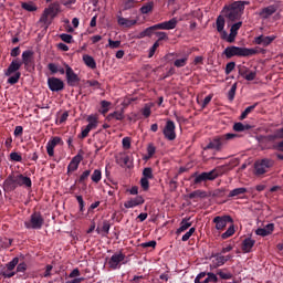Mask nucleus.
Segmentation results:
<instances>
[{"instance_id":"obj_1","label":"nucleus","mask_w":283,"mask_h":283,"mask_svg":"<svg viewBox=\"0 0 283 283\" xmlns=\"http://www.w3.org/2000/svg\"><path fill=\"white\" fill-rule=\"evenodd\" d=\"M17 187H32V179L30 177H25L19 172L11 174L7 177L3 182L4 191H14Z\"/></svg>"},{"instance_id":"obj_2","label":"nucleus","mask_w":283,"mask_h":283,"mask_svg":"<svg viewBox=\"0 0 283 283\" xmlns=\"http://www.w3.org/2000/svg\"><path fill=\"white\" fill-rule=\"evenodd\" d=\"M227 59H233V56H253L258 54V50L240 46H227L223 51Z\"/></svg>"},{"instance_id":"obj_3","label":"nucleus","mask_w":283,"mask_h":283,"mask_svg":"<svg viewBox=\"0 0 283 283\" xmlns=\"http://www.w3.org/2000/svg\"><path fill=\"white\" fill-rule=\"evenodd\" d=\"M233 138H238V135L233 133H228L226 135H221L219 137H216L213 140H211L207 146L206 149H216L217 151H220L224 145H227L228 140H233Z\"/></svg>"},{"instance_id":"obj_4","label":"nucleus","mask_w":283,"mask_h":283,"mask_svg":"<svg viewBox=\"0 0 283 283\" xmlns=\"http://www.w3.org/2000/svg\"><path fill=\"white\" fill-rule=\"evenodd\" d=\"M107 264L112 271H116L117 269H120L123 264H127V255H125L123 251L116 252L107 260Z\"/></svg>"},{"instance_id":"obj_5","label":"nucleus","mask_w":283,"mask_h":283,"mask_svg":"<svg viewBox=\"0 0 283 283\" xmlns=\"http://www.w3.org/2000/svg\"><path fill=\"white\" fill-rule=\"evenodd\" d=\"M61 12V4L59 3H51L49 8H45L41 18H40V23L48 24V18L51 17V19H54L56 14Z\"/></svg>"},{"instance_id":"obj_6","label":"nucleus","mask_w":283,"mask_h":283,"mask_svg":"<svg viewBox=\"0 0 283 283\" xmlns=\"http://www.w3.org/2000/svg\"><path fill=\"white\" fill-rule=\"evenodd\" d=\"M63 65L66 74L67 86L77 87L78 83H81V77H78V74H76L67 63L64 62Z\"/></svg>"},{"instance_id":"obj_7","label":"nucleus","mask_w":283,"mask_h":283,"mask_svg":"<svg viewBox=\"0 0 283 283\" xmlns=\"http://www.w3.org/2000/svg\"><path fill=\"white\" fill-rule=\"evenodd\" d=\"M273 166V160L264 158L254 163L255 176H263Z\"/></svg>"},{"instance_id":"obj_8","label":"nucleus","mask_w":283,"mask_h":283,"mask_svg":"<svg viewBox=\"0 0 283 283\" xmlns=\"http://www.w3.org/2000/svg\"><path fill=\"white\" fill-rule=\"evenodd\" d=\"M193 185H200L201 182H207V180H216L218 178V170L213 169L208 172L195 174Z\"/></svg>"},{"instance_id":"obj_9","label":"nucleus","mask_w":283,"mask_h":283,"mask_svg":"<svg viewBox=\"0 0 283 283\" xmlns=\"http://www.w3.org/2000/svg\"><path fill=\"white\" fill-rule=\"evenodd\" d=\"M43 217H41L40 213L34 212L31 214V219L24 222V227L27 229H41V227H43Z\"/></svg>"},{"instance_id":"obj_10","label":"nucleus","mask_w":283,"mask_h":283,"mask_svg":"<svg viewBox=\"0 0 283 283\" xmlns=\"http://www.w3.org/2000/svg\"><path fill=\"white\" fill-rule=\"evenodd\" d=\"M213 224H216L217 231H224L227 229V224L229 222H233L231 216H218L212 220Z\"/></svg>"},{"instance_id":"obj_11","label":"nucleus","mask_w":283,"mask_h":283,"mask_svg":"<svg viewBox=\"0 0 283 283\" xmlns=\"http://www.w3.org/2000/svg\"><path fill=\"white\" fill-rule=\"evenodd\" d=\"M48 85L51 92H63L65 90V83L59 77H49Z\"/></svg>"},{"instance_id":"obj_12","label":"nucleus","mask_w":283,"mask_h":283,"mask_svg":"<svg viewBox=\"0 0 283 283\" xmlns=\"http://www.w3.org/2000/svg\"><path fill=\"white\" fill-rule=\"evenodd\" d=\"M164 136L167 140H176V124L174 120H168L164 128Z\"/></svg>"},{"instance_id":"obj_13","label":"nucleus","mask_w":283,"mask_h":283,"mask_svg":"<svg viewBox=\"0 0 283 283\" xmlns=\"http://www.w3.org/2000/svg\"><path fill=\"white\" fill-rule=\"evenodd\" d=\"M56 145H63V139H61V137L59 136H55L48 142L46 144L48 156L50 157L54 156V148L56 147Z\"/></svg>"},{"instance_id":"obj_14","label":"nucleus","mask_w":283,"mask_h":283,"mask_svg":"<svg viewBox=\"0 0 283 283\" xmlns=\"http://www.w3.org/2000/svg\"><path fill=\"white\" fill-rule=\"evenodd\" d=\"M140 205H145V198L143 196L130 198L124 202L125 209H134V207H140Z\"/></svg>"},{"instance_id":"obj_15","label":"nucleus","mask_w":283,"mask_h":283,"mask_svg":"<svg viewBox=\"0 0 283 283\" xmlns=\"http://www.w3.org/2000/svg\"><path fill=\"white\" fill-rule=\"evenodd\" d=\"M242 28V22H237L232 24L230 29V34L227 33V36L223 38L228 43H233L235 41V36H238V30Z\"/></svg>"},{"instance_id":"obj_16","label":"nucleus","mask_w":283,"mask_h":283,"mask_svg":"<svg viewBox=\"0 0 283 283\" xmlns=\"http://www.w3.org/2000/svg\"><path fill=\"white\" fill-rule=\"evenodd\" d=\"M274 39H277V36H275V35H268V36L259 35L254 39V43L256 45H263L264 48H266L272 44Z\"/></svg>"},{"instance_id":"obj_17","label":"nucleus","mask_w":283,"mask_h":283,"mask_svg":"<svg viewBox=\"0 0 283 283\" xmlns=\"http://www.w3.org/2000/svg\"><path fill=\"white\" fill-rule=\"evenodd\" d=\"M21 65H23L22 62H20L19 60H13L9 67L4 71V76H12V74H17V72H19V70H21Z\"/></svg>"},{"instance_id":"obj_18","label":"nucleus","mask_w":283,"mask_h":283,"mask_svg":"<svg viewBox=\"0 0 283 283\" xmlns=\"http://www.w3.org/2000/svg\"><path fill=\"white\" fill-rule=\"evenodd\" d=\"M275 231V224L269 223L264 228H259L255 230V234L260 235L261 238H266V235H271Z\"/></svg>"},{"instance_id":"obj_19","label":"nucleus","mask_w":283,"mask_h":283,"mask_svg":"<svg viewBox=\"0 0 283 283\" xmlns=\"http://www.w3.org/2000/svg\"><path fill=\"white\" fill-rule=\"evenodd\" d=\"M34 52L27 50L22 53V63L24 67H30L34 63Z\"/></svg>"},{"instance_id":"obj_20","label":"nucleus","mask_w":283,"mask_h":283,"mask_svg":"<svg viewBox=\"0 0 283 283\" xmlns=\"http://www.w3.org/2000/svg\"><path fill=\"white\" fill-rule=\"evenodd\" d=\"M159 30H175L176 25H178V19L172 18L169 21H165L157 24Z\"/></svg>"},{"instance_id":"obj_21","label":"nucleus","mask_w":283,"mask_h":283,"mask_svg":"<svg viewBox=\"0 0 283 283\" xmlns=\"http://www.w3.org/2000/svg\"><path fill=\"white\" fill-rule=\"evenodd\" d=\"M81 160H83V156L76 155L67 166V174L76 171V169H78V165H81Z\"/></svg>"},{"instance_id":"obj_22","label":"nucleus","mask_w":283,"mask_h":283,"mask_svg":"<svg viewBox=\"0 0 283 283\" xmlns=\"http://www.w3.org/2000/svg\"><path fill=\"white\" fill-rule=\"evenodd\" d=\"M276 10H277V9L275 8V6H269V7L263 8V9L259 12V15H260L262 19H269V17H272V14H275Z\"/></svg>"},{"instance_id":"obj_23","label":"nucleus","mask_w":283,"mask_h":283,"mask_svg":"<svg viewBox=\"0 0 283 283\" xmlns=\"http://www.w3.org/2000/svg\"><path fill=\"white\" fill-rule=\"evenodd\" d=\"M15 274L18 280L25 277V271H28V263L21 262L15 265Z\"/></svg>"},{"instance_id":"obj_24","label":"nucleus","mask_w":283,"mask_h":283,"mask_svg":"<svg viewBox=\"0 0 283 283\" xmlns=\"http://www.w3.org/2000/svg\"><path fill=\"white\" fill-rule=\"evenodd\" d=\"M253 247H255V240L251 239V238H245L242 242V251H244V253H251V249H253Z\"/></svg>"},{"instance_id":"obj_25","label":"nucleus","mask_w":283,"mask_h":283,"mask_svg":"<svg viewBox=\"0 0 283 283\" xmlns=\"http://www.w3.org/2000/svg\"><path fill=\"white\" fill-rule=\"evenodd\" d=\"M217 31L221 33L222 39H227V31H224V18L221 15L217 18Z\"/></svg>"},{"instance_id":"obj_26","label":"nucleus","mask_w":283,"mask_h":283,"mask_svg":"<svg viewBox=\"0 0 283 283\" xmlns=\"http://www.w3.org/2000/svg\"><path fill=\"white\" fill-rule=\"evenodd\" d=\"M155 30H159L158 24L146 28L137 35V39H145V36H151Z\"/></svg>"},{"instance_id":"obj_27","label":"nucleus","mask_w":283,"mask_h":283,"mask_svg":"<svg viewBox=\"0 0 283 283\" xmlns=\"http://www.w3.org/2000/svg\"><path fill=\"white\" fill-rule=\"evenodd\" d=\"M87 127L92 128V129H96L98 127V115H88L87 118Z\"/></svg>"},{"instance_id":"obj_28","label":"nucleus","mask_w":283,"mask_h":283,"mask_svg":"<svg viewBox=\"0 0 283 283\" xmlns=\"http://www.w3.org/2000/svg\"><path fill=\"white\" fill-rule=\"evenodd\" d=\"M118 25H123L124 28H132V25H136L138 20H129L127 18H118L117 20Z\"/></svg>"},{"instance_id":"obj_29","label":"nucleus","mask_w":283,"mask_h":283,"mask_svg":"<svg viewBox=\"0 0 283 283\" xmlns=\"http://www.w3.org/2000/svg\"><path fill=\"white\" fill-rule=\"evenodd\" d=\"M144 0H122L123 10H132L136 8V3H140Z\"/></svg>"},{"instance_id":"obj_30","label":"nucleus","mask_w":283,"mask_h":283,"mask_svg":"<svg viewBox=\"0 0 283 283\" xmlns=\"http://www.w3.org/2000/svg\"><path fill=\"white\" fill-rule=\"evenodd\" d=\"M244 193H247V188H235L229 192L228 198H238L239 196H244Z\"/></svg>"},{"instance_id":"obj_31","label":"nucleus","mask_w":283,"mask_h":283,"mask_svg":"<svg viewBox=\"0 0 283 283\" xmlns=\"http://www.w3.org/2000/svg\"><path fill=\"white\" fill-rule=\"evenodd\" d=\"M83 61L87 67H91V70H96V61L91 55H83Z\"/></svg>"},{"instance_id":"obj_32","label":"nucleus","mask_w":283,"mask_h":283,"mask_svg":"<svg viewBox=\"0 0 283 283\" xmlns=\"http://www.w3.org/2000/svg\"><path fill=\"white\" fill-rule=\"evenodd\" d=\"M106 118L107 120H114V118L115 120H123V118H125V114L123 113V111L122 112L116 111L114 113L108 114Z\"/></svg>"},{"instance_id":"obj_33","label":"nucleus","mask_w":283,"mask_h":283,"mask_svg":"<svg viewBox=\"0 0 283 283\" xmlns=\"http://www.w3.org/2000/svg\"><path fill=\"white\" fill-rule=\"evenodd\" d=\"M188 61H189V55L186 54L182 57L175 60L174 65H175V67H185V65H187Z\"/></svg>"},{"instance_id":"obj_34","label":"nucleus","mask_w":283,"mask_h":283,"mask_svg":"<svg viewBox=\"0 0 283 283\" xmlns=\"http://www.w3.org/2000/svg\"><path fill=\"white\" fill-rule=\"evenodd\" d=\"M189 227H191V222H189V219H184L180 222V227L177 230V234L180 235V233H184V231H187V229H189Z\"/></svg>"},{"instance_id":"obj_35","label":"nucleus","mask_w":283,"mask_h":283,"mask_svg":"<svg viewBox=\"0 0 283 283\" xmlns=\"http://www.w3.org/2000/svg\"><path fill=\"white\" fill-rule=\"evenodd\" d=\"M233 129L234 132H248V129H251V125L239 122L233 125Z\"/></svg>"},{"instance_id":"obj_36","label":"nucleus","mask_w":283,"mask_h":283,"mask_svg":"<svg viewBox=\"0 0 283 283\" xmlns=\"http://www.w3.org/2000/svg\"><path fill=\"white\" fill-rule=\"evenodd\" d=\"M240 75L245 78V81H255V76H258V73L255 71H251L249 73H247V71L244 72H240Z\"/></svg>"},{"instance_id":"obj_37","label":"nucleus","mask_w":283,"mask_h":283,"mask_svg":"<svg viewBox=\"0 0 283 283\" xmlns=\"http://www.w3.org/2000/svg\"><path fill=\"white\" fill-rule=\"evenodd\" d=\"M22 10H27V12H36L38 8L33 4V2H22Z\"/></svg>"},{"instance_id":"obj_38","label":"nucleus","mask_w":283,"mask_h":283,"mask_svg":"<svg viewBox=\"0 0 283 283\" xmlns=\"http://www.w3.org/2000/svg\"><path fill=\"white\" fill-rule=\"evenodd\" d=\"M235 233V226L231 224L226 232L221 234L222 240L231 238Z\"/></svg>"},{"instance_id":"obj_39","label":"nucleus","mask_w":283,"mask_h":283,"mask_svg":"<svg viewBox=\"0 0 283 283\" xmlns=\"http://www.w3.org/2000/svg\"><path fill=\"white\" fill-rule=\"evenodd\" d=\"M212 263L214 264V266H222L224 264V255L216 254L213 256Z\"/></svg>"},{"instance_id":"obj_40","label":"nucleus","mask_w":283,"mask_h":283,"mask_svg":"<svg viewBox=\"0 0 283 283\" xmlns=\"http://www.w3.org/2000/svg\"><path fill=\"white\" fill-rule=\"evenodd\" d=\"M151 10H154V2H147L146 4H144L139 11L142 12V14H149V12H151Z\"/></svg>"},{"instance_id":"obj_41","label":"nucleus","mask_w":283,"mask_h":283,"mask_svg":"<svg viewBox=\"0 0 283 283\" xmlns=\"http://www.w3.org/2000/svg\"><path fill=\"white\" fill-rule=\"evenodd\" d=\"M231 9L239 12V14H240L241 12H244V2L237 1V2L232 3Z\"/></svg>"},{"instance_id":"obj_42","label":"nucleus","mask_w":283,"mask_h":283,"mask_svg":"<svg viewBox=\"0 0 283 283\" xmlns=\"http://www.w3.org/2000/svg\"><path fill=\"white\" fill-rule=\"evenodd\" d=\"M19 78H21V72H17L10 76L7 83H9V85H17V83H19Z\"/></svg>"},{"instance_id":"obj_43","label":"nucleus","mask_w":283,"mask_h":283,"mask_svg":"<svg viewBox=\"0 0 283 283\" xmlns=\"http://www.w3.org/2000/svg\"><path fill=\"white\" fill-rule=\"evenodd\" d=\"M195 283H209V279L207 277V272L199 273L195 279Z\"/></svg>"},{"instance_id":"obj_44","label":"nucleus","mask_w":283,"mask_h":283,"mask_svg":"<svg viewBox=\"0 0 283 283\" xmlns=\"http://www.w3.org/2000/svg\"><path fill=\"white\" fill-rule=\"evenodd\" d=\"M255 107H258V104H253L252 106H248L244 112H242L241 116H240V120H244V118H247V116L249 114H251V112H253V109H255Z\"/></svg>"},{"instance_id":"obj_45","label":"nucleus","mask_w":283,"mask_h":283,"mask_svg":"<svg viewBox=\"0 0 283 283\" xmlns=\"http://www.w3.org/2000/svg\"><path fill=\"white\" fill-rule=\"evenodd\" d=\"M19 264V258H13L9 263L6 264L7 270L14 271Z\"/></svg>"},{"instance_id":"obj_46","label":"nucleus","mask_w":283,"mask_h":283,"mask_svg":"<svg viewBox=\"0 0 283 283\" xmlns=\"http://www.w3.org/2000/svg\"><path fill=\"white\" fill-rule=\"evenodd\" d=\"M101 178H103V174L99 169H95L93 175L91 176V180L93 182H101Z\"/></svg>"},{"instance_id":"obj_47","label":"nucleus","mask_w":283,"mask_h":283,"mask_svg":"<svg viewBox=\"0 0 283 283\" xmlns=\"http://www.w3.org/2000/svg\"><path fill=\"white\" fill-rule=\"evenodd\" d=\"M238 91V83L232 84L230 91L228 92L229 101H233L235 98V92Z\"/></svg>"},{"instance_id":"obj_48","label":"nucleus","mask_w":283,"mask_h":283,"mask_svg":"<svg viewBox=\"0 0 283 283\" xmlns=\"http://www.w3.org/2000/svg\"><path fill=\"white\" fill-rule=\"evenodd\" d=\"M60 39L64 43H74V38L71 34H67V33L60 34Z\"/></svg>"},{"instance_id":"obj_49","label":"nucleus","mask_w":283,"mask_h":283,"mask_svg":"<svg viewBox=\"0 0 283 283\" xmlns=\"http://www.w3.org/2000/svg\"><path fill=\"white\" fill-rule=\"evenodd\" d=\"M228 19H230V21H235V19H240V12L231 9L228 13Z\"/></svg>"},{"instance_id":"obj_50","label":"nucleus","mask_w":283,"mask_h":283,"mask_svg":"<svg viewBox=\"0 0 283 283\" xmlns=\"http://www.w3.org/2000/svg\"><path fill=\"white\" fill-rule=\"evenodd\" d=\"M143 176L144 178L151 180V178H154V170H151V168H145L143 170Z\"/></svg>"},{"instance_id":"obj_51","label":"nucleus","mask_w":283,"mask_h":283,"mask_svg":"<svg viewBox=\"0 0 283 283\" xmlns=\"http://www.w3.org/2000/svg\"><path fill=\"white\" fill-rule=\"evenodd\" d=\"M193 233H196V228H190L189 231L182 235V242H187V240H189V238H191Z\"/></svg>"},{"instance_id":"obj_52","label":"nucleus","mask_w":283,"mask_h":283,"mask_svg":"<svg viewBox=\"0 0 283 283\" xmlns=\"http://www.w3.org/2000/svg\"><path fill=\"white\" fill-rule=\"evenodd\" d=\"M2 277L10 280V277H14V275H17L15 271H9V270H4L1 272Z\"/></svg>"},{"instance_id":"obj_53","label":"nucleus","mask_w":283,"mask_h":283,"mask_svg":"<svg viewBox=\"0 0 283 283\" xmlns=\"http://www.w3.org/2000/svg\"><path fill=\"white\" fill-rule=\"evenodd\" d=\"M107 48H111V50H116L120 48V41H113L112 39H108Z\"/></svg>"},{"instance_id":"obj_54","label":"nucleus","mask_w":283,"mask_h":283,"mask_svg":"<svg viewBox=\"0 0 283 283\" xmlns=\"http://www.w3.org/2000/svg\"><path fill=\"white\" fill-rule=\"evenodd\" d=\"M158 48H160V42L156 41L153 46L149 49V59H151V56H154V54H156V50H158Z\"/></svg>"},{"instance_id":"obj_55","label":"nucleus","mask_w":283,"mask_h":283,"mask_svg":"<svg viewBox=\"0 0 283 283\" xmlns=\"http://www.w3.org/2000/svg\"><path fill=\"white\" fill-rule=\"evenodd\" d=\"M205 196H206L205 191L196 190V191H193V192H191L189 195V198L190 199H193V198H205Z\"/></svg>"},{"instance_id":"obj_56","label":"nucleus","mask_w":283,"mask_h":283,"mask_svg":"<svg viewBox=\"0 0 283 283\" xmlns=\"http://www.w3.org/2000/svg\"><path fill=\"white\" fill-rule=\"evenodd\" d=\"M10 158L13 163H21L23 160V157L19 153H11Z\"/></svg>"},{"instance_id":"obj_57","label":"nucleus","mask_w":283,"mask_h":283,"mask_svg":"<svg viewBox=\"0 0 283 283\" xmlns=\"http://www.w3.org/2000/svg\"><path fill=\"white\" fill-rule=\"evenodd\" d=\"M218 275L221 277V280H231V277H233L231 273L224 271H219Z\"/></svg>"},{"instance_id":"obj_58","label":"nucleus","mask_w":283,"mask_h":283,"mask_svg":"<svg viewBox=\"0 0 283 283\" xmlns=\"http://www.w3.org/2000/svg\"><path fill=\"white\" fill-rule=\"evenodd\" d=\"M124 149H129L132 147V139L129 137H124L122 140Z\"/></svg>"},{"instance_id":"obj_59","label":"nucleus","mask_w":283,"mask_h":283,"mask_svg":"<svg viewBox=\"0 0 283 283\" xmlns=\"http://www.w3.org/2000/svg\"><path fill=\"white\" fill-rule=\"evenodd\" d=\"M233 70H235V62H229L226 65V74L229 75Z\"/></svg>"},{"instance_id":"obj_60","label":"nucleus","mask_w":283,"mask_h":283,"mask_svg":"<svg viewBox=\"0 0 283 283\" xmlns=\"http://www.w3.org/2000/svg\"><path fill=\"white\" fill-rule=\"evenodd\" d=\"M48 70H50L51 74H57L59 73V66L54 63L48 64Z\"/></svg>"},{"instance_id":"obj_61","label":"nucleus","mask_w":283,"mask_h":283,"mask_svg":"<svg viewBox=\"0 0 283 283\" xmlns=\"http://www.w3.org/2000/svg\"><path fill=\"white\" fill-rule=\"evenodd\" d=\"M140 185H142V188L144 189V191H147V189H149V179L143 177L140 179Z\"/></svg>"},{"instance_id":"obj_62","label":"nucleus","mask_w":283,"mask_h":283,"mask_svg":"<svg viewBox=\"0 0 283 283\" xmlns=\"http://www.w3.org/2000/svg\"><path fill=\"white\" fill-rule=\"evenodd\" d=\"M91 130L92 128H90V126L82 128V133H81V136H78V138H87V136H90Z\"/></svg>"},{"instance_id":"obj_63","label":"nucleus","mask_w":283,"mask_h":283,"mask_svg":"<svg viewBox=\"0 0 283 283\" xmlns=\"http://www.w3.org/2000/svg\"><path fill=\"white\" fill-rule=\"evenodd\" d=\"M90 174H92L91 170H85L78 179V182H85V180H87V178H90Z\"/></svg>"},{"instance_id":"obj_64","label":"nucleus","mask_w":283,"mask_h":283,"mask_svg":"<svg viewBox=\"0 0 283 283\" xmlns=\"http://www.w3.org/2000/svg\"><path fill=\"white\" fill-rule=\"evenodd\" d=\"M147 151H148L149 158H151V156H154V154H156V146H154V144H149L147 147Z\"/></svg>"}]
</instances>
